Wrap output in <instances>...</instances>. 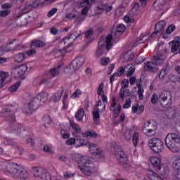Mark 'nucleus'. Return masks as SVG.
Masks as SVG:
<instances>
[{
  "mask_svg": "<svg viewBox=\"0 0 180 180\" xmlns=\"http://www.w3.org/2000/svg\"><path fill=\"white\" fill-rule=\"evenodd\" d=\"M168 79L171 81V82H173L174 84L179 82V76L174 75L172 73H170L167 76Z\"/></svg>",
  "mask_w": 180,
  "mask_h": 180,
  "instance_id": "nucleus-31",
  "label": "nucleus"
},
{
  "mask_svg": "<svg viewBox=\"0 0 180 180\" xmlns=\"http://www.w3.org/2000/svg\"><path fill=\"white\" fill-rule=\"evenodd\" d=\"M43 4H44V0H35L32 3V6L34 7V9H36L39 8V5H43Z\"/></svg>",
  "mask_w": 180,
  "mask_h": 180,
  "instance_id": "nucleus-42",
  "label": "nucleus"
},
{
  "mask_svg": "<svg viewBox=\"0 0 180 180\" xmlns=\"http://www.w3.org/2000/svg\"><path fill=\"white\" fill-rule=\"evenodd\" d=\"M60 133L63 139H64L65 140H67V139H68V130L63 129H61Z\"/></svg>",
  "mask_w": 180,
  "mask_h": 180,
  "instance_id": "nucleus-50",
  "label": "nucleus"
},
{
  "mask_svg": "<svg viewBox=\"0 0 180 180\" xmlns=\"http://www.w3.org/2000/svg\"><path fill=\"white\" fill-rule=\"evenodd\" d=\"M122 84H123L122 86V88H129V79H124L122 80Z\"/></svg>",
  "mask_w": 180,
  "mask_h": 180,
  "instance_id": "nucleus-57",
  "label": "nucleus"
},
{
  "mask_svg": "<svg viewBox=\"0 0 180 180\" xmlns=\"http://www.w3.org/2000/svg\"><path fill=\"white\" fill-rule=\"evenodd\" d=\"M80 158H81V155H79L77 153L73 154L71 156V159L72 160V161H75L76 162H79Z\"/></svg>",
  "mask_w": 180,
  "mask_h": 180,
  "instance_id": "nucleus-53",
  "label": "nucleus"
},
{
  "mask_svg": "<svg viewBox=\"0 0 180 180\" xmlns=\"http://www.w3.org/2000/svg\"><path fill=\"white\" fill-rule=\"evenodd\" d=\"M168 72H169V71L167 69L161 70L160 71V74H159L160 79H164V78H165V75H167V74H168Z\"/></svg>",
  "mask_w": 180,
  "mask_h": 180,
  "instance_id": "nucleus-38",
  "label": "nucleus"
},
{
  "mask_svg": "<svg viewBox=\"0 0 180 180\" xmlns=\"http://www.w3.org/2000/svg\"><path fill=\"white\" fill-rule=\"evenodd\" d=\"M138 95L139 98L141 101H143L144 99V96H143V94H144V89L142 87H138Z\"/></svg>",
  "mask_w": 180,
  "mask_h": 180,
  "instance_id": "nucleus-44",
  "label": "nucleus"
},
{
  "mask_svg": "<svg viewBox=\"0 0 180 180\" xmlns=\"http://www.w3.org/2000/svg\"><path fill=\"white\" fill-rule=\"evenodd\" d=\"M25 58V55L24 53H19L15 56V61L16 63H22Z\"/></svg>",
  "mask_w": 180,
  "mask_h": 180,
  "instance_id": "nucleus-33",
  "label": "nucleus"
},
{
  "mask_svg": "<svg viewBox=\"0 0 180 180\" xmlns=\"http://www.w3.org/2000/svg\"><path fill=\"white\" fill-rule=\"evenodd\" d=\"M11 131H15L17 134H20V136L22 137V139H25V137H26V131L25 129L22 131V124H11Z\"/></svg>",
  "mask_w": 180,
  "mask_h": 180,
  "instance_id": "nucleus-17",
  "label": "nucleus"
},
{
  "mask_svg": "<svg viewBox=\"0 0 180 180\" xmlns=\"http://www.w3.org/2000/svg\"><path fill=\"white\" fill-rule=\"evenodd\" d=\"M92 34H94V29L89 28L84 34L85 39H91L92 37Z\"/></svg>",
  "mask_w": 180,
  "mask_h": 180,
  "instance_id": "nucleus-41",
  "label": "nucleus"
},
{
  "mask_svg": "<svg viewBox=\"0 0 180 180\" xmlns=\"http://www.w3.org/2000/svg\"><path fill=\"white\" fill-rule=\"evenodd\" d=\"M82 134L83 137H86V138H89V136H91V137H94V139H96V137H98V134H96L92 130H88L87 133H82Z\"/></svg>",
  "mask_w": 180,
  "mask_h": 180,
  "instance_id": "nucleus-32",
  "label": "nucleus"
},
{
  "mask_svg": "<svg viewBox=\"0 0 180 180\" xmlns=\"http://www.w3.org/2000/svg\"><path fill=\"white\" fill-rule=\"evenodd\" d=\"M49 101V93L42 91L35 96L29 103L28 110L31 112L39 109V106H41L43 103Z\"/></svg>",
  "mask_w": 180,
  "mask_h": 180,
  "instance_id": "nucleus-5",
  "label": "nucleus"
},
{
  "mask_svg": "<svg viewBox=\"0 0 180 180\" xmlns=\"http://www.w3.org/2000/svg\"><path fill=\"white\" fill-rule=\"evenodd\" d=\"M26 143L27 144H30V146H31V147H34V139L30 138V139H28L27 141H26Z\"/></svg>",
  "mask_w": 180,
  "mask_h": 180,
  "instance_id": "nucleus-60",
  "label": "nucleus"
},
{
  "mask_svg": "<svg viewBox=\"0 0 180 180\" xmlns=\"http://www.w3.org/2000/svg\"><path fill=\"white\" fill-rule=\"evenodd\" d=\"M84 63H85V57L83 56L76 57L69 65L70 72H75L78 68H81V67H82Z\"/></svg>",
  "mask_w": 180,
  "mask_h": 180,
  "instance_id": "nucleus-13",
  "label": "nucleus"
},
{
  "mask_svg": "<svg viewBox=\"0 0 180 180\" xmlns=\"http://www.w3.org/2000/svg\"><path fill=\"white\" fill-rule=\"evenodd\" d=\"M78 167L87 176H91L92 175L91 169L94 168V162L87 155L81 156L78 162Z\"/></svg>",
  "mask_w": 180,
  "mask_h": 180,
  "instance_id": "nucleus-4",
  "label": "nucleus"
},
{
  "mask_svg": "<svg viewBox=\"0 0 180 180\" xmlns=\"http://www.w3.org/2000/svg\"><path fill=\"white\" fill-rule=\"evenodd\" d=\"M106 108V105L104 104L103 108L101 110L97 108V110L93 111L94 120L96 124H99V119H101V116L99 115V112H105V109Z\"/></svg>",
  "mask_w": 180,
  "mask_h": 180,
  "instance_id": "nucleus-20",
  "label": "nucleus"
},
{
  "mask_svg": "<svg viewBox=\"0 0 180 180\" xmlns=\"http://www.w3.org/2000/svg\"><path fill=\"white\" fill-rule=\"evenodd\" d=\"M36 176L40 178L42 180L51 179L50 172H48L47 169H46L41 170L39 174H36Z\"/></svg>",
  "mask_w": 180,
  "mask_h": 180,
  "instance_id": "nucleus-19",
  "label": "nucleus"
},
{
  "mask_svg": "<svg viewBox=\"0 0 180 180\" xmlns=\"http://www.w3.org/2000/svg\"><path fill=\"white\" fill-rule=\"evenodd\" d=\"M131 103V99L130 98H127L125 100V103L123 105V108L124 109H129V108H130V105Z\"/></svg>",
  "mask_w": 180,
  "mask_h": 180,
  "instance_id": "nucleus-52",
  "label": "nucleus"
},
{
  "mask_svg": "<svg viewBox=\"0 0 180 180\" xmlns=\"http://www.w3.org/2000/svg\"><path fill=\"white\" fill-rule=\"evenodd\" d=\"M158 101H160V98H158V96H157L155 94H154L151 98L152 103H153V105H155V103H157V102H158Z\"/></svg>",
  "mask_w": 180,
  "mask_h": 180,
  "instance_id": "nucleus-55",
  "label": "nucleus"
},
{
  "mask_svg": "<svg viewBox=\"0 0 180 180\" xmlns=\"http://www.w3.org/2000/svg\"><path fill=\"white\" fill-rule=\"evenodd\" d=\"M139 141V133H134L133 134V138H132V143L134 146H137V142Z\"/></svg>",
  "mask_w": 180,
  "mask_h": 180,
  "instance_id": "nucleus-49",
  "label": "nucleus"
},
{
  "mask_svg": "<svg viewBox=\"0 0 180 180\" xmlns=\"http://www.w3.org/2000/svg\"><path fill=\"white\" fill-rule=\"evenodd\" d=\"M82 34H84V33L82 32H79L77 35H75V34H71L69 36L68 40H72V41H74L76 39H78V37L82 36Z\"/></svg>",
  "mask_w": 180,
  "mask_h": 180,
  "instance_id": "nucleus-45",
  "label": "nucleus"
},
{
  "mask_svg": "<svg viewBox=\"0 0 180 180\" xmlns=\"http://www.w3.org/2000/svg\"><path fill=\"white\" fill-rule=\"evenodd\" d=\"M13 41H16V39H14L13 41H10L4 48H2V50L5 51H11L12 50V47L9 46L11 44H13Z\"/></svg>",
  "mask_w": 180,
  "mask_h": 180,
  "instance_id": "nucleus-46",
  "label": "nucleus"
},
{
  "mask_svg": "<svg viewBox=\"0 0 180 180\" xmlns=\"http://www.w3.org/2000/svg\"><path fill=\"white\" fill-rule=\"evenodd\" d=\"M175 29H176V27H175V25L171 24L167 27L166 30V34H171L172 32L175 31Z\"/></svg>",
  "mask_w": 180,
  "mask_h": 180,
  "instance_id": "nucleus-39",
  "label": "nucleus"
},
{
  "mask_svg": "<svg viewBox=\"0 0 180 180\" xmlns=\"http://www.w3.org/2000/svg\"><path fill=\"white\" fill-rule=\"evenodd\" d=\"M25 25H27V18L25 15H20L14 21H12L10 26L16 27V26H25Z\"/></svg>",
  "mask_w": 180,
  "mask_h": 180,
  "instance_id": "nucleus-16",
  "label": "nucleus"
},
{
  "mask_svg": "<svg viewBox=\"0 0 180 180\" xmlns=\"http://www.w3.org/2000/svg\"><path fill=\"white\" fill-rule=\"evenodd\" d=\"M165 4L164 1H159L157 4V1L154 3L153 6L155 11H162L164 9V6Z\"/></svg>",
  "mask_w": 180,
  "mask_h": 180,
  "instance_id": "nucleus-30",
  "label": "nucleus"
},
{
  "mask_svg": "<svg viewBox=\"0 0 180 180\" xmlns=\"http://www.w3.org/2000/svg\"><path fill=\"white\" fill-rule=\"evenodd\" d=\"M6 84H8V80H5V78H1V79H0V89L4 88Z\"/></svg>",
  "mask_w": 180,
  "mask_h": 180,
  "instance_id": "nucleus-59",
  "label": "nucleus"
},
{
  "mask_svg": "<svg viewBox=\"0 0 180 180\" xmlns=\"http://www.w3.org/2000/svg\"><path fill=\"white\" fill-rule=\"evenodd\" d=\"M62 65H58L57 67L53 68L50 70V73L51 74L52 77H56V75H58V70L61 68Z\"/></svg>",
  "mask_w": 180,
  "mask_h": 180,
  "instance_id": "nucleus-36",
  "label": "nucleus"
},
{
  "mask_svg": "<svg viewBox=\"0 0 180 180\" xmlns=\"http://www.w3.org/2000/svg\"><path fill=\"white\" fill-rule=\"evenodd\" d=\"M165 144L172 153H179L180 136L175 133H169L165 137Z\"/></svg>",
  "mask_w": 180,
  "mask_h": 180,
  "instance_id": "nucleus-2",
  "label": "nucleus"
},
{
  "mask_svg": "<svg viewBox=\"0 0 180 180\" xmlns=\"http://www.w3.org/2000/svg\"><path fill=\"white\" fill-rule=\"evenodd\" d=\"M7 171L12 174L14 178L18 179H26V171L16 163H10L7 165Z\"/></svg>",
  "mask_w": 180,
  "mask_h": 180,
  "instance_id": "nucleus-6",
  "label": "nucleus"
},
{
  "mask_svg": "<svg viewBox=\"0 0 180 180\" xmlns=\"http://www.w3.org/2000/svg\"><path fill=\"white\" fill-rule=\"evenodd\" d=\"M45 46H46V44L44 41H41L40 40H37V39L32 41L30 44L31 49H33V47L41 48Z\"/></svg>",
  "mask_w": 180,
  "mask_h": 180,
  "instance_id": "nucleus-23",
  "label": "nucleus"
},
{
  "mask_svg": "<svg viewBox=\"0 0 180 180\" xmlns=\"http://www.w3.org/2000/svg\"><path fill=\"white\" fill-rule=\"evenodd\" d=\"M89 149L91 155H94L95 158L98 160H105V155H103V151L99 148V146L95 143H89Z\"/></svg>",
  "mask_w": 180,
  "mask_h": 180,
  "instance_id": "nucleus-10",
  "label": "nucleus"
},
{
  "mask_svg": "<svg viewBox=\"0 0 180 180\" xmlns=\"http://www.w3.org/2000/svg\"><path fill=\"white\" fill-rule=\"evenodd\" d=\"M57 13V8H52L49 13H48V17L51 18L53 15Z\"/></svg>",
  "mask_w": 180,
  "mask_h": 180,
  "instance_id": "nucleus-58",
  "label": "nucleus"
},
{
  "mask_svg": "<svg viewBox=\"0 0 180 180\" xmlns=\"http://www.w3.org/2000/svg\"><path fill=\"white\" fill-rule=\"evenodd\" d=\"M64 93V89L63 87H60V89L54 94L53 101V102H58L60 99H61V96H63V94Z\"/></svg>",
  "mask_w": 180,
  "mask_h": 180,
  "instance_id": "nucleus-24",
  "label": "nucleus"
},
{
  "mask_svg": "<svg viewBox=\"0 0 180 180\" xmlns=\"http://www.w3.org/2000/svg\"><path fill=\"white\" fill-rule=\"evenodd\" d=\"M167 25V22L165 20H160L155 25V30L157 31V33H160L162 32V34L164 33L165 30L164 27H165V25Z\"/></svg>",
  "mask_w": 180,
  "mask_h": 180,
  "instance_id": "nucleus-21",
  "label": "nucleus"
},
{
  "mask_svg": "<svg viewBox=\"0 0 180 180\" xmlns=\"http://www.w3.org/2000/svg\"><path fill=\"white\" fill-rule=\"evenodd\" d=\"M120 112H122V105L121 104H118L117 107V110L115 112H114V117H119V115L120 113Z\"/></svg>",
  "mask_w": 180,
  "mask_h": 180,
  "instance_id": "nucleus-47",
  "label": "nucleus"
},
{
  "mask_svg": "<svg viewBox=\"0 0 180 180\" xmlns=\"http://www.w3.org/2000/svg\"><path fill=\"white\" fill-rule=\"evenodd\" d=\"M11 14V10L6 9L0 11V18H6L8 15Z\"/></svg>",
  "mask_w": 180,
  "mask_h": 180,
  "instance_id": "nucleus-43",
  "label": "nucleus"
},
{
  "mask_svg": "<svg viewBox=\"0 0 180 180\" xmlns=\"http://www.w3.org/2000/svg\"><path fill=\"white\" fill-rule=\"evenodd\" d=\"M78 95H81V91H79V89H77V91H75V92H74L71 98H72L73 99L75 98H78Z\"/></svg>",
  "mask_w": 180,
  "mask_h": 180,
  "instance_id": "nucleus-62",
  "label": "nucleus"
},
{
  "mask_svg": "<svg viewBox=\"0 0 180 180\" xmlns=\"http://www.w3.org/2000/svg\"><path fill=\"white\" fill-rule=\"evenodd\" d=\"M112 34H108L105 39H101L98 42V47L96 51V57L97 58H101L103 55L105 54V50H110L113 46V44H112Z\"/></svg>",
  "mask_w": 180,
  "mask_h": 180,
  "instance_id": "nucleus-3",
  "label": "nucleus"
},
{
  "mask_svg": "<svg viewBox=\"0 0 180 180\" xmlns=\"http://www.w3.org/2000/svg\"><path fill=\"white\" fill-rule=\"evenodd\" d=\"M115 155H116L120 164L122 165V168L126 171L130 169V165L129 164V160L127 159V155L123 151V149L120 146H115Z\"/></svg>",
  "mask_w": 180,
  "mask_h": 180,
  "instance_id": "nucleus-7",
  "label": "nucleus"
},
{
  "mask_svg": "<svg viewBox=\"0 0 180 180\" xmlns=\"http://www.w3.org/2000/svg\"><path fill=\"white\" fill-rule=\"evenodd\" d=\"M8 120L11 123H13V122H16V117H15V113L11 114L8 117Z\"/></svg>",
  "mask_w": 180,
  "mask_h": 180,
  "instance_id": "nucleus-61",
  "label": "nucleus"
},
{
  "mask_svg": "<svg viewBox=\"0 0 180 180\" xmlns=\"http://www.w3.org/2000/svg\"><path fill=\"white\" fill-rule=\"evenodd\" d=\"M157 130V124L154 121H148L144 124L143 128V133L146 136H155V131Z\"/></svg>",
  "mask_w": 180,
  "mask_h": 180,
  "instance_id": "nucleus-12",
  "label": "nucleus"
},
{
  "mask_svg": "<svg viewBox=\"0 0 180 180\" xmlns=\"http://www.w3.org/2000/svg\"><path fill=\"white\" fill-rule=\"evenodd\" d=\"M26 71H27V65L23 64L13 68L11 70V74L13 75L14 78H20L21 79H25V74H26Z\"/></svg>",
  "mask_w": 180,
  "mask_h": 180,
  "instance_id": "nucleus-11",
  "label": "nucleus"
},
{
  "mask_svg": "<svg viewBox=\"0 0 180 180\" xmlns=\"http://www.w3.org/2000/svg\"><path fill=\"white\" fill-rule=\"evenodd\" d=\"M85 115V112L84 111V108H79L75 113V119L77 122H82V119H84V115Z\"/></svg>",
  "mask_w": 180,
  "mask_h": 180,
  "instance_id": "nucleus-22",
  "label": "nucleus"
},
{
  "mask_svg": "<svg viewBox=\"0 0 180 180\" xmlns=\"http://www.w3.org/2000/svg\"><path fill=\"white\" fill-rule=\"evenodd\" d=\"M139 9H140V4L139 3H135L131 11L129 12V15L124 16V21L127 23H133V22H134V19L131 18H133V16H136V15H137Z\"/></svg>",
  "mask_w": 180,
  "mask_h": 180,
  "instance_id": "nucleus-14",
  "label": "nucleus"
},
{
  "mask_svg": "<svg viewBox=\"0 0 180 180\" xmlns=\"http://www.w3.org/2000/svg\"><path fill=\"white\" fill-rule=\"evenodd\" d=\"M76 21L81 22H84V20H85V18L82 15H76Z\"/></svg>",
  "mask_w": 180,
  "mask_h": 180,
  "instance_id": "nucleus-64",
  "label": "nucleus"
},
{
  "mask_svg": "<svg viewBox=\"0 0 180 180\" xmlns=\"http://www.w3.org/2000/svg\"><path fill=\"white\" fill-rule=\"evenodd\" d=\"M148 179H150V180H163L160 176H158V174H157L154 172H150L148 174Z\"/></svg>",
  "mask_w": 180,
  "mask_h": 180,
  "instance_id": "nucleus-29",
  "label": "nucleus"
},
{
  "mask_svg": "<svg viewBox=\"0 0 180 180\" xmlns=\"http://www.w3.org/2000/svg\"><path fill=\"white\" fill-rule=\"evenodd\" d=\"M76 141L79 143V145H77L76 147H81V146H89V141L85 139H77Z\"/></svg>",
  "mask_w": 180,
  "mask_h": 180,
  "instance_id": "nucleus-40",
  "label": "nucleus"
},
{
  "mask_svg": "<svg viewBox=\"0 0 180 180\" xmlns=\"http://www.w3.org/2000/svg\"><path fill=\"white\" fill-rule=\"evenodd\" d=\"M125 30H126V27L124 26V25L120 24L117 27L116 31L115 32L114 35L115 36H120V34H122V33H124Z\"/></svg>",
  "mask_w": 180,
  "mask_h": 180,
  "instance_id": "nucleus-25",
  "label": "nucleus"
},
{
  "mask_svg": "<svg viewBox=\"0 0 180 180\" xmlns=\"http://www.w3.org/2000/svg\"><path fill=\"white\" fill-rule=\"evenodd\" d=\"M2 9L6 11V9H11L12 8V4L9 3H5L1 6Z\"/></svg>",
  "mask_w": 180,
  "mask_h": 180,
  "instance_id": "nucleus-56",
  "label": "nucleus"
},
{
  "mask_svg": "<svg viewBox=\"0 0 180 180\" xmlns=\"http://www.w3.org/2000/svg\"><path fill=\"white\" fill-rule=\"evenodd\" d=\"M89 0H82L79 2V8H84V6L86 7V5H89Z\"/></svg>",
  "mask_w": 180,
  "mask_h": 180,
  "instance_id": "nucleus-48",
  "label": "nucleus"
},
{
  "mask_svg": "<svg viewBox=\"0 0 180 180\" xmlns=\"http://www.w3.org/2000/svg\"><path fill=\"white\" fill-rule=\"evenodd\" d=\"M120 96L121 99H124V98H127V96H130V90L128 89H124V88H122L120 91Z\"/></svg>",
  "mask_w": 180,
  "mask_h": 180,
  "instance_id": "nucleus-26",
  "label": "nucleus"
},
{
  "mask_svg": "<svg viewBox=\"0 0 180 180\" xmlns=\"http://www.w3.org/2000/svg\"><path fill=\"white\" fill-rule=\"evenodd\" d=\"M32 9H34V8L33 7V4H26L25 6H24V8H22V11H32Z\"/></svg>",
  "mask_w": 180,
  "mask_h": 180,
  "instance_id": "nucleus-51",
  "label": "nucleus"
},
{
  "mask_svg": "<svg viewBox=\"0 0 180 180\" xmlns=\"http://www.w3.org/2000/svg\"><path fill=\"white\" fill-rule=\"evenodd\" d=\"M159 102L162 108H169L172 103V96L169 91H163L159 96Z\"/></svg>",
  "mask_w": 180,
  "mask_h": 180,
  "instance_id": "nucleus-9",
  "label": "nucleus"
},
{
  "mask_svg": "<svg viewBox=\"0 0 180 180\" xmlns=\"http://www.w3.org/2000/svg\"><path fill=\"white\" fill-rule=\"evenodd\" d=\"M123 58L125 61H131L132 60H134V54L132 53L129 55V52H127L124 54Z\"/></svg>",
  "mask_w": 180,
  "mask_h": 180,
  "instance_id": "nucleus-37",
  "label": "nucleus"
},
{
  "mask_svg": "<svg viewBox=\"0 0 180 180\" xmlns=\"http://www.w3.org/2000/svg\"><path fill=\"white\" fill-rule=\"evenodd\" d=\"M180 38L179 37H176L173 41L169 42V44H172L171 51L172 53H175L178 51V49L180 47Z\"/></svg>",
  "mask_w": 180,
  "mask_h": 180,
  "instance_id": "nucleus-18",
  "label": "nucleus"
},
{
  "mask_svg": "<svg viewBox=\"0 0 180 180\" xmlns=\"http://www.w3.org/2000/svg\"><path fill=\"white\" fill-rule=\"evenodd\" d=\"M20 82H17L16 83H15L14 84L11 85L9 88H8V91L10 92H16V91H18V88H19V86H20Z\"/></svg>",
  "mask_w": 180,
  "mask_h": 180,
  "instance_id": "nucleus-35",
  "label": "nucleus"
},
{
  "mask_svg": "<svg viewBox=\"0 0 180 180\" xmlns=\"http://www.w3.org/2000/svg\"><path fill=\"white\" fill-rule=\"evenodd\" d=\"M102 91H103V83L100 84V86H98V89L97 90V94L101 95Z\"/></svg>",
  "mask_w": 180,
  "mask_h": 180,
  "instance_id": "nucleus-63",
  "label": "nucleus"
},
{
  "mask_svg": "<svg viewBox=\"0 0 180 180\" xmlns=\"http://www.w3.org/2000/svg\"><path fill=\"white\" fill-rule=\"evenodd\" d=\"M101 61L102 65H108V64L109 63V61H110V60L109 59V58L103 57L101 59Z\"/></svg>",
  "mask_w": 180,
  "mask_h": 180,
  "instance_id": "nucleus-54",
  "label": "nucleus"
},
{
  "mask_svg": "<svg viewBox=\"0 0 180 180\" xmlns=\"http://www.w3.org/2000/svg\"><path fill=\"white\" fill-rule=\"evenodd\" d=\"M150 161L153 167H154V168L158 170V172H159L162 175H165V174H167V170L163 169L162 171V167H161V159L160 158L154 156L150 157Z\"/></svg>",
  "mask_w": 180,
  "mask_h": 180,
  "instance_id": "nucleus-15",
  "label": "nucleus"
},
{
  "mask_svg": "<svg viewBox=\"0 0 180 180\" xmlns=\"http://www.w3.org/2000/svg\"><path fill=\"white\" fill-rule=\"evenodd\" d=\"M167 50L164 48V43H160L158 48V54L154 56L151 62L148 61L145 63L143 68L144 71H150V72H157L158 71V67L157 65H162L167 56H168Z\"/></svg>",
  "mask_w": 180,
  "mask_h": 180,
  "instance_id": "nucleus-1",
  "label": "nucleus"
},
{
  "mask_svg": "<svg viewBox=\"0 0 180 180\" xmlns=\"http://www.w3.org/2000/svg\"><path fill=\"white\" fill-rule=\"evenodd\" d=\"M70 126L76 131V133H79L81 131V128L79 127V125H78L77 123H75L74 121L70 120L69 121Z\"/></svg>",
  "mask_w": 180,
  "mask_h": 180,
  "instance_id": "nucleus-28",
  "label": "nucleus"
},
{
  "mask_svg": "<svg viewBox=\"0 0 180 180\" xmlns=\"http://www.w3.org/2000/svg\"><path fill=\"white\" fill-rule=\"evenodd\" d=\"M148 146L156 154H159V153H162L164 150V142L162 141L161 139L158 138H153L148 141Z\"/></svg>",
  "mask_w": 180,
  "mask_h": 180,
  "instance_id": "nucleus-8",
  "label": "nucleus"
},
{
  "mask_svg": "<svg viewBox=\"0 0 180 180\" xmlns=\"http://www.w3.org/2000/svg\"><path fill=\"white\" fill-rule=\"evenodd\" d=\"M63 105L62 110H64V109H67L68 108V95L67 94H65L63 99H62Z\"/></svg>",
  "mask_w": 180,
  "mask_h": 180,
  "instance_id": "nucleus-34",
  "label": "nucleus"
},
{
  "mask_svg": "<svg viewBox=\"0 0 180 180\" xmlns=\"http://www.w3.org/2000/svg\"><path fill=\"white\" fill-rule=\"evenodd\" d=\"M42 123H43V126H44V127H46V129H47L49 127V124H50V123H51V117H50V115H46L44 116V117L42 118Z\"/></svg>",
  "mask_w": 180,
  "mask_h": 180,
  "instance_id": "nucleus-27",
  "label": "nucleus"
}]
</instances>
